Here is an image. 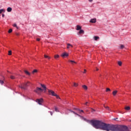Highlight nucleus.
<instances>
[{"label":"nucleus","instance_id":"393cba45","mask_svg":"<svg viewBox=\"0 0 131 131\" xmlns=\"http://www.w3.org/2000/svg\"><path fill=\"white\" fill-rule=\"evenodd\" d=\"M74 86H75V88L78 86V83H74Z\"/></svg>","mask_w":131,"mask_h":131},{"label":"nucleus","instance_id":"5701e85b","mask_svg":"<svg viewBox=\"0 0 131 131\" xmlns=\"http://www.w3.org/2000/svg\"><path fill=\"white\" fill-rule=\"evenodd\" d=\"M0 83L2 84V85H3V84L4 83V81L3 80H0Z\"/></svg>","mask_w":131,"mask_h":131},{"label":"nucleus","instance_id":"f03ea898","mask_svg":"<svg viewBox=\"0 0 131 131\" xmlns=\"http://www.w3.org/2000/svg\"><path fill=\"white\" fill-rule=\"evenodd\" d=\"M36 102L39 104V105H41L42 103L43 102V99L42 98L37 99Z\"/></svg>","mask_w":131,"mask_h":131},{"label":"nucleus","instance_id":"a211bd4d","mask_svg":"<svg viewBox=\"0 0 131 131\" xmlns=\"http://www.w3.org/2000/svg\"><path fill=\"white\" fill-rule=\"evenodd\" d=\"M7 12H12V8L11 7H8L7 8Z\"/></svg>","mask_w":131,"mask_h":131},{"label":"nucleus","instance_id":"a878e982","mask_svg":"<svg viewBox=\"0 0 131 131\" xmlns=\"http://www.w3.org/2000/svg\"><path fill=\"white\" fill-rule=\"evenodd\" d=\"M105 92H111V90H110L109 88H106Z\"/></svg>","mask_w":131,"mask_h":131},{"label":"nucleus","instance_id":"c9c22d12","mask_svg":"<svg viewBox=\"0 0 131 131\" xmlns=\"http://www.w3.org/2000/svg\"><path fill=\"white\" fill-rule=\"evenodd\" d=\"M70 62H71V63H75V64H76V62H75L73 60H70Z\"/></svg>","mask_w":131,"mask_h":131},{"label":"nucleus","instance_id":"423d86ee","mask_svg":"<svg viewBox=\"0 0 131 131\" xmlns=\"http://www.w3.org/2000/svg\"><path fill=\"white\" fill-rule=\"evenodd\" d=\"M90 23H96V22H97V19L96 18H93L91 19L90 20Z\"/></svg>","mask_w":131,"mask_h":131},{"label":"nucleus","instance_id":"9d476101","mask_svg":"<svg viewBox=\"0 0 131 131\" xmlns=\"http://www.w3.org/2000/svg\"><path fill=\"white\" fill-rule=\"evenodd\" d=\"M78 33L79 34H83L84 33V31H83V30H80Z\"/></svg>","mask_w":131,"mask_h":131},{"label":"nucleus","instance_id":"6ab92c4d","mask_svg":"<svg viewBox=\"0 0 131 131\" xmlns=\"http://www.w3.org/2000/svg\"><path fill=\"white\" fill-rule=\"evenodd\" d=\"M118 64L119 65V66H121L122 65V62L119 61L118 62Z\"/></svg>","mask_w":131,"mask_h":131},{"label":"nucleus","instance_id":"a19ab883","mask_svg":"<svg viewBox=\"0 0 131 131\" xmlns=\"http://www.w3.org/2000/svg\"><path fill=\"white\" fill-rule=\"evenodd\" d=\"M89 2H90V3H92L93 2V0H89Z\"/></svg>","mask_w":131,"mask_h":131},{"label":"nucleus","instance_id":"473e14b6","mask_svg":"<svg viewBox=\"0 0 131 131\" xmlns=\"http://www.w3.org/2000/svg\"><path fill=\"white\" fill-rule=\"evenodd\" d=\"M55 111H56V112H59V111L58 110V108L57 107H55Z\"/></svg>","mask_w":131,"mask_h":131},{"label":"nucleus","instance_id":"ddd939ff","mask_svg":"<svg viewBox=\"0 0 131 131\" xmlns=\"http://www.w3.org/2000/svg\"><path fill=\"white\" fill-rule=\"evenodd\" d=\"M117 90H115L113 92V96H116V94H117Z\"/></svg>","mask_w":131,"mask_h":131},{"label":"nucleus","instance_id":"f704fd0d","mask_svg":"<svg viewBox=\"0 0 131 131\" xmlns=\"http://www.w3.org/2000/svg\"><path fill=\"white\" fill-rule=\"evenodd\" d=\"M124 45H121L120 49H124Z\"/></svg>","mask_w":131,"mask_h":131},{"label":"nucleus","instance_id":"c756f323","mask_svg":"<svg viewBox=\"0 0 131 131\" xmlns=\"http://www.w3.org/2000/svg\"><path fill=\"white\" fill-rule=\"evenodd\" d=\"M54 97H56L57 99H60V97H59V96H58V95H57L56 94H55Z\"/></svg>","mask_w":131,"mask_h":131},{"label":"nucleus","instance_id":"1a4fd4ad","mask_svg":"<svg viewBox=\"0 0 131 131\" xmlns=\"http://www.w3.org/2000/svg\"><path fill=\"white\" fill-rule=\"evenodd\" d=\"M75 110H76L77 111H78V112L81 113L82 112V113H83V110L79 109V108H74Z\"/></svg>","mask_w":131,"mask_h":131},{"label":"nucleus","instance_id":"f3484780","mask_svg":"<svg viewBox=\"0 0 131 131\" xmlns=\"http://www.w3.org/2000/svg\"><path fill=\"white\" fill-rule=\"evenodd\" d=\"M104 108H105V109H106V110H108V111H110V107H109V106H106L105 105H104Z\"/></svg>","mask_w":131,"mask_h":131},{"label":"nucleus","instance_id":"f8f14e48","mask_svg":"<svg viewBox=\"0 0 131 131\" xmlns=\"http://www.w3.org/2000/svg\"><path fill=\"white\" fill-rule=\"evenodd\" d=\"M24 72L26 74H27V75L30 76V73H29V72H28L27 70H25Z\"/></svg>","mask_w":131,"mask_h":131},{"label":"nucleus","instance_id":"58836bf2","mask_svg":"<svg viewBox=\"0 0 131 131\" xmlns=\"http://www.w3.org/2000/svg\"><path fill=\"white\" fill-rule=\"evenodd\" d=\"M118 113H121V114H123V113H122V112L121 111H119Z\"/></svg>","mask_w":131,"mask_h":131},{"label":"nucleus","instance_id":"4468645a","mask_svg":"<svg viewBox=\"0 0 131 131\" xmlns=\"http://www.w3.org/2000/svg\"><path fill=\"white\" fill-rule=\"evenodd\" d=\"M82 88L83 89H84V90H85V91H87L88 90V86L85 85H82Z\"/></svg>","mask_w":131,"mask_h":131},{"label":"nucleus","instance_id":"9b49d317","mask_svg":"<svg viewBox=\"0 0 131 131\" xmlns=\"http://www.w3.org/2000/svg\"><path fill=\"white\" fill-rule=\"evenodd\" d=\"M76 30H81V27L79 25H77L76 26Z\"/></svg>","mask_w":131,"mask_h":131},{"label":"nucleus","instance_id":"79ce46f5","mask_svg":"<svg viewBox=\"0 0 131 131\" xmlns=\"http://www.w3.org/2000/svg\"><path fill=\"white\" fill-rule=\"evenodd\" d=\"M85 72H86V70H84L83 73H85Z\"/></svg>","mask_w":131,"mask_h":131},{"label":"nucleus","instance_id":"7c9ffc66","mask_svg":"<svg viewBox=\"0 0 131 131\" xmlns=\"http://www.w3.org/2000/svg\"><path fill=\"white\" fill-rule=\"evenodd\" d=\"M12 31H13V30H12V29H10L9 30L8 33H11L12 32Z\"/></svg>","mask_w":131,"mask_h":131},{"label":"nucleus","instance_id":"e433bc0d","mask_svg":"<svg viewBox=\"0 0 131 131\" xmlns=\"http://www.w3.org/2000/svg\"><path fill=\"white\" fill-rule=\"evenodd\" d=\"M85 105H86V106H89V102H86Z\"/></svg>","mask_w":131,"mask_h":131},{"label":"nucleus","instance_id":"a18cd8bd","mask_svg":"<svg viewBox=\"0 0 131 131\" xmlns=\"http://www.w3.org/2000/svg\"><path fill=\"white\" fill-rule=\"evenodd\" d=\"M94 111H95V110H93V111H92V112H94Z\"/></svg>","mask_w":131,"mask_h":131},{"label":"nucleus","instance_id":"c85d7f7f","mask_svg":"<svg viewBox=\"0 0 131 131\" xmlns=\"http://www.w3.org/2000/svg\"><path fill=\"white\" fill-rule=\"evenodd\" d=\"M10 78L11 79H15V78H16L14 76L11 75V76H10Z\"/></svg>","mask_w":131,"mask_h":131},{"label":"nucleus","instance_id":"4be33fe9","mask_svg":"<svg viewBox=\"0 0 131 131\" xmlns=\"http://www.w3.org/2000/svg\"><path fill=\"white\" fill-rule=\"evenodd\" d=\"M8 55L9 56H11V55H12V51L10 50L8 51Z\"/></svg>","mask_w":131,"mask_h":131},{"label":"nucleus","instance_id":"412c9836","mask_svg":"<svg viewBox=\"0 0 131 131\" xmlns=\"http://www.w3.org/2000/svg\"><path fill=\"white\" fill-rule=\"evenodd\" d=\"M34 73H37V70H34L32 71V74H34Z\"/></svg>","mask_w":131,"mask_h":131},{"label":"nucleus","instance_id":"7ed1b4c3","mask_svg":"<svg viewBox=\"0 0 131 131\" xmlns=\"http://www.w3.org/2000/svg\"><path fill=\"white\" fill-rule=\"evenodd\" d=\"M48 90L49 95H51V96H54L56 95V93H55V92H54L53 91L49 90V89H48Z\"/></svg>","mask_w":131,"mask_h":131},{"label":"nucleus","instance_id":"ea45409f","mask_svg":"<svg viewBox=\"0 0 131 131\" xmlns=\"http://www.w3.org/2000/svg\"><path fill=\"white\" fill-rule=\"evenodd\" d=\"M50 113L51 115H53V112H50Z\"/></svg>","mask_w":131,"mask_h":131},{"label":"nucleus","instance_id":"b1692460","mask_svg":"<svg viewBox=\"0 0 131 131\" xmlns=\"http://www.w3.org/2000/svg\"><path fill=\"white\" fill-rule=\"evenodd\" d=\"M44 57L45 58H48V59H51V57H50V56L46 55H44Z\"/></svg>","mask_w":131,"mask_h":131},{"label":"nucleus","instance_id":"2f4dec72","mask_svg":"<svg viewBox=\"0 0 131 131\" xmlns=\"http://www.w3.org/2000/svg\"><path fill=\"white\" fill-rule=\"evenodd\" d=\"M28 83H29V82H28L27 83H24L25 85L27 88V86H28Z\"/></svg>","mask_w":131,"mask_h":131},{"label":"nucleus","instance_id":"2eb2a0df","mask_svg":"<svg viewBox=\"0 0 131 131\" xmlns=\"http://www.w3.org/2000/svg\"><path fill=\"white\" fill-rule=\"evenodd\" d=\"M6 12V10L4 9H0V14H2V13H5Z\"/></svg>","mask_w":131,"mask_h":131},{"label":"nucleus","instance_id":"6e6552de","mask_svg":"<svg viewBox=\"0 0 131 131\" xmlns=\"http://www.w3.org/2000/svg\"><path fill=\"white\" fill-rule=\"evenodd\" d=\"M67 49H70V48H73V46H72V45L70 44V43H68L67 44Z\"/></svg>","mask_w":131,"mask_h":131},{"label":"nucleus","instance_id":"37998d69","mask_svg":"<svg viewBox=\"0 0 131 131\" xmlns=\"http://www.w3.org/2000/svg\"><path fill=\"white\" fill-rule=\"evenodd\" d=\"M2 17H3V18H4V17H5V15L4 14H2Z\"/></svg>","mask_w":131,"mask_h":131},{"label":"nucleus","instance_id":"20e7f679","mask_svg":"<svg viewBox=\"0 0 131 131\" xmlns=\"http://www.w3.org/2000/svg\"><path fill=\"white\" fill-rule=\"evenodd\" d=\"M19 88H20L21 90H26V86L25 85V84H21L19 86Z\"/></svg>","mask_w":131,"mask_h":131},{"label":"nucleus","instance_id":"f257e3e1","mask_svg":"<svg viewBox=\"0 0 131 131\" xmlns=\"http://www.w3.org/2000/svg\"><path fill=\"white\" fill-rule=\"evenodd\" d=\"M34 92L36 93V94H37V95H40V94L43 92V90L40 88L37 87Z\"/></svg>","mask_w":131,"mask_h":131},{"label":"nucleus","instance_id":"72a5a7b5","mask_svg":"<svg viewBox=\"0 0 131 131\" xmlns=\"http://www.w3.org/2000/svg\"><path fill=\"white\" fill-rule=\"evenodd\" d=\"M13 27H16V28H18V27H17V24H14L13 25Z\"/></svg>","mask_w":131,"mask_h":131},{"label":"nucleus","instance_id":"39448f33","mask_svg":"<svg viewBox=\"0 0 131 131\" xmlns=\"http://www.w3.org/2000/svg\"><path fill=\"white\" fill-rule=\"evenodd\" d=\"M68 56H69L68 53H66V52H64V53H62V54H61V57H62V58H65V57H68Z\"/></svg>","mask_w":131,"mask_h":131},{"label":"nucleus","instance_id":"aec40b11","mask_svg":"<svg viewBox=\"0 0 131 131\" xmlns=\"http://www.w3.org/2000/svg\"><path fill=\"white\" fill-rule=\"evenodd\" d=\"M99 38H100V37H99V36H94V39H95V40H97V39H99Z\"/></svg>","mask_w":131,"mask_h":131},{"label":"nucleus","instance_id":"dca6fc26","mask_svg":"<svg viewBox=\"0 0 131 131\" xmlns=\"http://www.w3.org/2000/svg\"><path fill=\"white\" fill-rule=\"evenodd\" d=\"M125 110L129 111L130 110V107L129 106H126L125 107Z\"/></svg>","mask_w":131,"mask_h":131},{"label":"nucleus","instance_id":"4c0bfd02","mask_svg":"<svg viewBox=\"0 0 131 131\" xmlns=\"http://www.w3.org/2000/svg\"><path fill=\"white\" fill-rule=\"evenodd\" d=\"M36 40L37 41H39L40 40V39L38 38L36 39Z\"/></svg>","mask_w":131,"mask_h":131},{"label":"nucleus","instance_id":"c03bdc74","mask_svg":"<svg viewBox=\"0 0 131 131\" xmlns=\"http://www.w3.org/2000/svg\"><path fill=\"white\" fill-rule=\"evenodd\" d=\"M99 71V69L96 68V71Z\"/></svg>","mask_w":131,"mask_h":131},{"label":"nucleus","instance_id":"cd10ccee","mask_svg":"<svg viewBox=\"0 0 131 131\" xmlns=\"http://www.w3.org/2000/svg\"><path fill=\"white\" fill-rule=\"evenodd\" d=\"M59 55H56L54 56V58L55 59H58V58H59Z\"/></svg>","mask_w":131,"mask_h":131},{"label":"nucleus","instance_id":"0eeeda50","mask_svg":"<svg viewBox=\"0 0 131 131\" xmlns=\"http://www.w3.org/2000/svg\"><path fill=\"white\" fill-rule=\"evenodd\" d=\"M41 86L43 89V91H45V92H46V91H47V86L45 85V84H41Z\"/></svg>","mask_w":131,"mask_h":131},{"label":"nucleus","instance_id":"bb28decb","mask_svg":"<svg viewBox=\"0 0 131 131\" xmlns=\"http://www.w3.org/2000/svg\"><path fill=\"white\" fill-rule=\"evenodd\" d=\"M71 112H72V113H74V114H75L76 115H78V116L79 115L77 113H75L74 111H71Z\"/></svg>","mask_w":131,"mask_h":131}]
</instances>
